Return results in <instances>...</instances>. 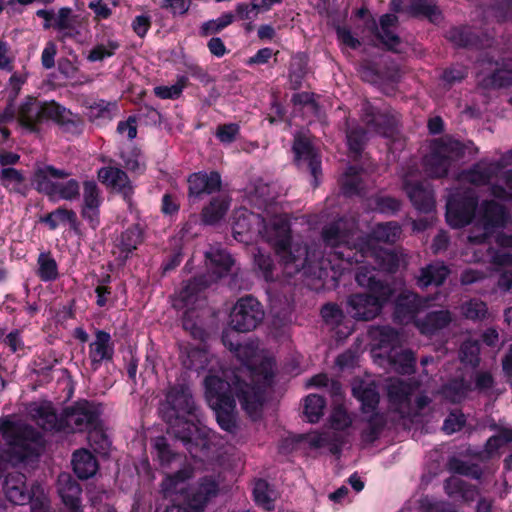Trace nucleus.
Wrapping results in <instances>:
<instances>
[{
	"label": "nucleus",
	"instance_id": "46",
	"mask_svg": "<svg viewBox=\"0 0 512 512\" xmlns=\"http://www.w3.org/2000/svg\"><path fill=\"white\" fill-rule=\"evenodd\" d=\"M235 16L231 12L223 13L217 19H212L204 22L200 28V34L202 36H209L212 34L219 33L227 26L233 23Z\"/></svg>",
	"mask_w": 512,
	"mask_h": 512
},
{
	"label": "nucleus",
	"instance_id": "41",
	"mask_svg": "<svg viewBox=\"0 0 512 512\" xmlns=\"http://www.w3.org/2000/svg\"><path fill=\"white\" fill-rule=\"evenodd\" d=\"M212 360H214V357L208 351L200 348H193L188 352L187 360L184 361V365L188 369L200 371L207 369Z\"/></svg>",
	"mask_w": 512,
	"mask_h": 512
},
{
	"label": "nucleus",
	"instance_id": "61",
	"mask_svg": "<svg viewBox=\"0 0 512 512\" xmlns=\"http://www.w3.org/2000/svg\"><path fill=\"white\" fill-rule=\"evenodd\" d=\"M330 422L332 428L344 430L352 424V419L342 407H336L331 414Z\"/></svg>",
	"mask_w": 512,
	"mask_h": 512
},
{
	"label": "nucleus",
	"instance_id": "18",
	"mask_svg": "<svg viewBox=\"0 0 512 512\" xmlns=\"http://www.w3.org/2000/svg\"><path fill=\"white\" fill-rule=\"evenodd\" d=\"M102 202V193L97 183L93 180L84 181L81 216L93 229L100 225V207Z\"/></svg>",
	"mask_w": 512,
	"mask_h": 512
},
{
	"label": "nucleus",
	"instance_id": "43",
	"mask_svg": "<svg viewBox=\"0 0 512 512\" xmlns=\"http://www.w3.org/2000/svg\"><path fill=\"white\" fill-rule=\"evenodd\" d=\"M80 196V185L76 179H69L66 182H58L56 191L51 199L74 201Z\"/></svg>",
	"mask_w": 512,
	"mask_h": 512
},
{
	"label": "nucleus",
	"instance_id": "13",
	"mask_svg": "<svg viewBox=\"0 0 512 512\" xmlns=\"http://www.w3.org/2000/svg\"><path fill=\"white\" fill-rule=\"evenodd\" d=\"M264 311L261 304L252 296L240 298L233 306L229 326L239 332L255 329L263 320Z\"/></svg>",
	"mask_w": 512,
	"mask_h": 512
},
{
	"label": "nucleus",
	"instance_id": "62",
	"mask_svg": "<svg viewBox=\"0 0 512 512\" xmlns=\"http://www.w3.org/2000/svg\"><path fill=\"white\" fill-rule=\"evenodd\" d=\"M507 442H512V429H505L499 435L490 437L486 443V450L492 454Z\"/></svg>",
	"mask_w": 512,
	"mask_h": 512
},
{
	"label": "nucleus",
	"instance_id": "51",
	"mask_svg": "<svg viewBox=\"0 0 512 512\" xmlns=\"http://www.w3.org/2000/svg\"><path fill=\"white\" fill-rule=\"evenodd\" d=\"M116 110L115 103H108L105 101H99L94 103L89 108L88 116L92 121H97L98 119L103 120H111L113 116V112Z\"/></svg>",
	"mask_w": 512,
	"mask_h": 512
},
{
	"label": "nucleus",
	"instance_id": "47",
	"mask_svg": "<svg viewBox=\"0 0 512 512\" xmlns=\"http://www.w3.org/2000/svg\"><path fill=\"white\" fill-rule=\"evenodd\" d=\"M471 391L470 385L463 380H454L443 388V395L453 403L462 401Z\"/></svg>",
	"mask_w": 512,
	"mask_h": 512
},
{
	"label": "nucleus",
	"instance_id": "7",
	"mask_svg": "<svg viewBox=\"0 0 512 512\" xmlns=\"http://www.w3.org/2000/svg\"><path fill=\"white\" fill-rule=\"evenodd\" d=\"M29 414L38 426L47 431L83 432L94 427L97 421L96 410L87 401L65 408L60 417L50 402L32 403Z\"/></svg>",
	"mask_w": 512,
	"mask_h": 512
},
{
	"label": "nucleus",
	"instance_id": "42",
	"mask_svg": "<svg viewBox=\"0 0 512 512\" xmlns=\"http://www.w3.org/2000/svg\"><path fill=\"white\" fill-rule=\"evenodd\" d=\"M362 178L356 167H349L341 178V188L345 195L359 194Z\"/></svg>",
	"mask_w": 512,
	"mask_h": 512
},
{
	"label": "nucleus",
	"instance_id": "53",
	"mask_svg": "<svg viewBox=\"0 0 512 512\" xmlns=\"http://www.w3.org/2000/svg\"><path fill=\"white\" fill-rule=\"evenodd\" d=\"M187 84L186 77H180L177 83L171 86H157L154 88V93L157 97L161 99H176L178 98L184 87Z\"/></svg>",
	"mask_w": 512,
	"mask_h": 512
},
{
	"label": "nucleus",
	"instance_id": "17",
	"mask_svg": "<svg viewBox=\"0 0 512 512\" xmlns=\"http://www.w3.org/2000/svg\"><path fill=\"white\" fill-rule=\"evenodd\" d=\"M293 151L297 166L302 170L309 171L314 178L313 185L317 186L321 176V160L310 141L305 137L296 136Z\"/></svg>",
	"mask_w": 512,
	"mask_h": 512
},
{
	"label": "nucleus",
	"instance_id": "24",
	"mask_svg": "<svg viewBox=\"0 0 512 512\" xmlns=\"http://www.w3.org/2000/svg\"><path fill=\"white\" fill-rule=\"evenodd\" d=\"M114 355V344L108 332L103 330L95 331V338L88 347V359L91 369L96 371L105 361L112 360Z\"/></svg>",
	"mask_w": 512,
	"mask_h": 512
},
{
	"label": "nucleus",
	"instance_id": "49",
	"mask_svg": "<svg viewBox=\"0 0 512 512\" xmlns=\"http://www.w3.org/2000/svg\"><path fill=\"white\" fill-rule=\"evenodd\" d=\"M154 449L156 450L157 458L163 467H169L170 464L178 458V454L174 453L165 437H157L153 442Z\"/></svg>",
	"mask_w": 512,
	"mask_h": 512
},
{
	"label": "nucleus",
	"instance_id": "36",
	"mask_svg": "<svg viewBox=\"0 0 512 512\" xmlns=\"http://www.w3.org/2000/svg\"><path fill=\"white\" fill-rule=\"evenodd\" d=\"M43 221L52 230L65 223H68L71 228H76L78 224L76 213L73 210L65 208H58L52 211L43 219Z\"/></svg>",
	"mask_w": 512,
	"mask_h": 512
},
{
	"label": "nucleus",
	"instance_id": "32",
	"mask_svg": "<svg viewBox=\"0 0 512 512\" xmlns=\"http://www.w3.org/2000/svg\"><path fill=\"white\" fill-rule=\"evenodd\" d=\"M397 17L393 14H385L380 18V30L378 38L389 49L399 52L400 38L391 30L396 25Z\"/></svg>",
	"mask_w": 512,
	"mask_h": 512
},
{
	"label": "nucleus",
	"instance_id": "38",
	"mask_svg": "<svg viewBox=\"0 0 512 512\" xmlns=\"http://www.w3.org/2000/svg\"><path fill=\"white\" fill-rule=\"evenodd\" d=\"M141 242V230L134 225L124 231L115 241V245L125 254V257L136 249Z\"/></svg>",
	"mask_w": 512,
	"mask_h": 512
},
{
	"label": "nucleus",
	"instance_id": "19",
	"mask_svg": "<svg viewBox=\"0 0 512 512\" xmlns=\"http://www.w3.org/2000/svg\"><path fill=\"white\" fill-rule=\"evenodd\" d=\"M219 483L214 476H205L191 488L187 506L194 512H203L206 505L218 495Z\"/></svg>",
	"mask_w": 512,
	"mask_h": 512
},
{
	"label": "nucleus",
	"instance_id": "37",
	"mask_svg": "<svg viewBox=\"0 0 512 512\" xmlns=\"http://www.w3.org/2000/svg\"><path fill=\"white\" fill-rule=\"evenodd\" d=\"M229 203L224 197L214 198L210 204L203 209L202 218L206 224H214L224 217Z\"/></svg>",
	"mask_w": 512,
	"mask_h": 512
},
{
	"label": "nucleus",
	"instance_id": "63",
	"mask_svg": "<svg viewBox=\"0 0 512 512\" xmlns=\"http://www.w3.org/2000/svg\"><path fill=\"white\" fill-rule=\"evenodd\" d=\"M492 13L498 21L512 20V0H501L492 7Z\"/></svg>",
	"mask_w": 512,
	"mask_h": 512
},
{
	"label": "nucleus",
	"instance_id": "16",
	"mask_svg": "<svg viewBox=\"0 0 512 512\" xmlns=\"http://www.w3.org/2000/svg\"><path fill=\"white\" fill-rule=\"evenodd\" d=\"M38 483L27 484V478L22 473H9L5 476L2 490L7 501L13 505H25L33 497Z\"/></svg>",
	"mask_w": 512,
	"mask_h": 512
},
{
	"label": "nucleus",
	"instance_id": "28",
	"mask_svg": "<svg viewBox=\"0 0 512 512\" xmlns=\"http://www.w3.org/2000/svg\"><path fill=\"white\" fill-rule=\"evenodd\" d=\"M42 103L35 98H27L18 109V122L28 131H35L36 125L42 121Z\"/></svg>",
	"mask_w": 512,
	"mask_h": 512
},
{
	"label": "nucleus",
	"instance_id": "54",
	"mask_svg": "<svg viewBox=\"0 0 512 512\" xmlns=\"http://www.w3.org/2000/svg\"><path fill=\"white\" fill-rule=\"evenodd\" d=\"M462 314L472 320L484 319L488 309L484 302L479 300H471L462 305Z\"/></svg>",
	"mask_w": 512,
	"mask_h": 512
},
{
	"label": "nucleus",
	"instance_id": "26",
	"mask_svg": "<svg viewBox=\"0 0 512 512\" xmlns=\"http://www.w3.org/2000/svg\"><path fill=\"white\" fill-rule=\"evenodd\" d=\"M189 197L200 198L221 188V177L217 172H197L188 177Z\"/></svg>",
	"mask_w": 512,
	"mask_h": 512
},
{
	"label": "nucleus",
	"instance_id": "12",
	"mask_svg": "<svg viewBox=\"0 0 512 512\" xmlns=\"http://www.w3.org/2000/svg\"><path fill=\"white\" fill-rule=\"evenodd\" d=\"M465 154V146L449 136L434 140L430 153L424 157V169L428 176L440 178L447 175L452 163Z\"/></svg>",
	"mask_w": 512,
	"mask_h": 512
},
{
	"label": "nucleus",
	"instance_id": "48",
	"mask_svg": "<svg viewBox=\"0 0 512 512\" xmlns=\"http://www.w3.org/2000/svg\"><path fill=\"white\" fill-rule=\"evenodd\" d=\"M448 39L459 47L477 46L474 34L467 27L452 28L448 31Z\"/></svg>",
	"mask_w": 512,
	"mask_h": 512
},
{
	"label": "nucleus",
	"instance_id": "40",
	"mask_svg": "<svg viewBox=\"0 0 512 512\" xmlns=\"http://www.w3.org/2000/svg\"><path fill=\"white\" fill-rule=\"evenodd\" d=\"M325 400L317 394H310L305 398L304 413L311 423H316L323 415Z\"/></svg>",
	"mask_w": 512,
	"mask_h": 512
},
{
	"label": "nucleus",
	"instance_id": "44",
	"mask_svg": "<svg viewBox=\"0 0 512 512\" xmlns=\"http://www.w3.org/2000/svg\"><path fill=\"white\" fill-rule=\"evenodd\" d=\"M38 276L43 281L55 280L58 268L55 259L49 253H41L38 257Z\"/></svg>",
	"mask_w": 512,
	"mask_h": 512
},
{
	"label": "nucleus",
	"instance_id": "30",
	"mask_svg": "<svg viewBox=\"0 0 512 512\" xmlns=\"http://www.w3.org/2000/svg\"><path fill=\"white\" fill-rule=\"evenodd\" d=\"M73 470L80 479H88L92 477L97 469L98 464L94 456L85 449L74 452L72 459Z\"/></svg>",
	"mask_w": 512,
	"mask_h": 512
},
{
	"label": "nucleus",
	"instance_id": "60",
	"mask_svg": "<svg viewBox=\"0 0 512 512\" xmlns=\"http://www.w3.org/2000/svg\"><path fill=\"white\" fill-rule=\"evenodd\" d=\"M42 121L54 120L63 121L65 119L66 109L55 102L42 103Z\"/></svg>",
	"mask_w": 512,
	"mask_h": 512
},
{
	"label": "nucleus",
	"instance_id": "35",
	"mask_svg": "<svg viewBox=\"0 0 512 512\" xmlns=\"http://www.w3.org/2000/svg\"><path fill=\"white\" fill-rule=\"evenodd\" d=\"M392 369L400 374H410L414 371L416 359L409 350L388 352Z\"/></svg>",
	"mask_w": 512,
	"mask_h": 512
},
{
	"label": "nucleus",
	"instance_id": "23",
	"mask_svg": "<svg viewBox=\"0 0 512 512\" xmlns=\"http://www.w3.org/2000/svg\"><path fill=\"white\" fill-rule=\"evenodd\" d=\"M97 177L102 184L119 192L124 200L131 205L134 191L126 172L113 166L102 167L98 170Z\"/></svg>",
	"mask_w": 512,
	"mask_h": 512
},
{
	"label": "nucleus",
	"instance_id": "3",
	"mask_svg": "<svg viewBox=\"0 0 512 512\" xmlns=\"http://www.w3.org/2000/svg\"><path fill=\"white\" fill-rule=\"evenodd\" d=\"M238 333L240 332L229 326L223 331L222 342L241 362V366L233 373L230 381H234L235 386H238L240 381L262 383V386L254 392L252 399L246 395L241 387L238 392L244 408L253 415L261 403V388L271 387L273 384L274 361L263 351H260L256 343L241 344Z\"/></svg>",
	"mask_w": 512,
	"mask_h": 512
},
{
	"label": "nucleus",
	"instance_id": "39",
	"mask_svg": "<svg viewBox=\"0 0 512 512\" xmlns=\"http://www.w3.org/2000/svg\"><path fill=\"white\" fill-rule=\"evenodd\" d=\"M25 181V175L15 168H3L0 171V182L9 191L20 192Z\"/></svg>",
	"mask_w": 512,
	"mask_h": 512
},
{
	"label": "nucleus",
	"instance_id": "64",
	"mask_svg": "<svg viewBox=\"0 0 512 512\" xmlns=\"http://www.w3.org/2000/svg\"><path fill=\"white\" fill-rule=\"evenodd\" d=\"M420 507L423 512H456L448 503L432 501L428 497L420 501Z\"/></svg>",
	"mask_w": 512,
	"mask_h": 512
},
{
	"label": "nucleus",
	"instance_id": "15",
	"mask_svg": "<svg viewBox=\"0 0 512 512\" xmlns=\"http://www.w3.org/2000/svg\"><path fill=\"white\" fill-rule=\"evenodd\" d=\"M480 71L477 81L483 88H500L512 85V63H502L482 59L478 63Z\"/></svg>",
	"mask_w": 512,
	"mask_h": 512
},
{
	"label": "nucleus",
	"instance_id": "8",
	"mask_svg": "<svg viewBox=\"0 0 512 512\" xmlns=\"http://www.w3.org/2000/svg\"><path fill=\"white\" fill-rule=\"evenodd\" d=\"M42 444L40 433L32 427L0 420V473L5 464L16 465L37 456Z\"/></svg>",
	"mask_w": 512,
	"mask_h": 512
},
{
	"label": "nucleus",
	"instance_id": "27",
	"mask_svg": "<svg viewBox=\"0 0 512 512\" xmlns=\"http://www.w3.org/2000/svg\"><path fill=\"white\" fill-rule=\"evenodd\" d=\"M57 487L67 512H79L82 489L77 481L70 474L62 473L58 476Z\"/></svg>",
	"mask_w": 512,
	"mask_h": 512
},
{
	"label": "nucleus",
	"instance_id": "25",
	"mask_svg": "<svg viewBox=\"0 0 512 512\" xmlns=\"http://www.w3.org/2000/svg\"><path fill=\"white\" fill-rule=\"evenodd\" d=\"M404 189L414 207L423 212L433 210L435 201L431 188L419 181H412L409 175L403 180Z\"/></svg>",
	"mask_w": 512,
	"mask_h": 512
},
{
	"label": "nucleus",
	"instance_id": "58",
	"mask_svg": "<svg viewBox=\"0 0 512 512\" xmlns=\"http://www.w3.org/2000/svg\"><path fill=\"white\" fill-rule=\"evenodd\" d=\"M29 503L31 504V512H49V500L40 484L36 485Z\"/></svg>",
	"mask_w": 512,
	"mask_h": 512
},
{
	"label": "nucleus",
	"instance_id": "33",
	"mask_svg": "<svg viewBox=\"0 0 512 512\" xmlns=\"http://www.w3.org/2000/svg\"><path fill=\"white\" fill-rule=\"evenodd\" d=\"M445 491L449 496H460L466 502L476 499L479 491L476 487L468 485L459 476H451L445 481Z\"/></svg>",
	"mask_w": 512,
	"mask_h": 512
},
{
	"label": "nucleus",
	"instance_id": "4",
	"mask_svg": "<svg viewBox=\"0 0 512 512\" xmlns=\"http://www.w3.org/2000/svg\"><path fill=\"white\" fill-rule=\"evenodd\" d=\"M169 408L164 419L169 424V433L179 439L192 456L198 449L208 448L210 430L201 423L191 391L186 385H176L167 394Z\"/></svg>",
	"mask_w": 512,
	"mask_h": 512
},
{
	"label": "nucleus",
	"instance_id": "14",
	"mask_svg": "<svg viewBox=\"0 0 512 512\" xmlns=\"http://www.w3.org/2000/svg\"><path fill=\"white\" fill-rule=\"evenodd\" d=\"M506 173L508 171L501 173V165L495 161L482 159L470 169L461 172L458 179L462 183H470L475 186L491 185V190L494 186H501L508 190L504 179Z\"/></svg>",
	"mask_w": 512,
	"mask_h": 512
},
{
	"label": "nucleus",
	"instance_id": "21",
	"mask_svg": "<svg viewBox=\"0 0 512 512\" xmlns=\"http://www.w3.org/2000/svg\"><path fill=\"white\" fill-rule=\"evenodd\" d=\"M418 386L416 382H405L399 378L389 380L387 384L389 401L402 416L410 414V396L418 389Z\"/></svg>",
	"mask_w": 512,
	"mask_h": 512
},
{
	"label": "nucleus",
	"instance_id": "45",
	"mask_svg": "<svg viewBox=\"0 0 512 512\" xmlns=\"http://www.w3.org/2000/svg\"><path fill=\"white\" fill-rule=\"evenodd\" d=\"M253 495L256 503L267 510L273 508V501L275 498V492L270 489L268 483L265 480H258L255 482Z\"/></svg>",
	"mask_w": 512,
	"mask_h": 512
},
{
	"label": "nucleus",
	"instance_id": "22",
	"mask_svg": "<svg viewBox=\"0 0 512 512\" xmlns=\"http://www.w3.org/2000/svg\"><path fill=\"white\" fill-rule=\"evenodd\" d=\"M69 176L70 173L66 170L57 169L51 165H38L34 170L32 183L40 193L52 198L58 182Z\"/></svg>",
	"mask_w": 512,
	"mask_h": 512
},
{
	"label": "nucleus",
	"instance_id": "57",
	"mask_svg": "<svg viewBox=\"0 0 512 512\" xmlns=\"http://www.w3.org/2000/svg\"><path fill=\"white\" fill-rule=\"evenodd\" d=\"M465 416L460 410L452 411L443 423V430L447 434L460 431L465 424Z\"/></svg>",
	"mask_w": 512,
	"mask_h": 512
},
{
	"label": "nucleus",
	"instance_id": "29",
	"mask_svg": "<svg viewBox=\"0 0 512 512\" xmlns=\"http://www.w3.org/2000/svg\"><path fill=\"white\" fill-rule=\"evenodd\" d=\"M362 120L366 123L369 131L387 135L393 122L385 114L377 112L369 103L362 106Z\"/></svg>",
	"mask_w": 512,
	"mask_h": 512
},
{
	"label": "nucleus",
	"instance_id": "2",
	"mask_svg": "<svg viewBox=\"0 0 512 512\" xmlns=\"http://www.w3.org/2000/svg\"><path fill=\"white\" fill-rule=\"evenodd\" d=\"M478 196L475 190L457 189L453 192L446 204V219L453 228H460L472 223V230L468 236L470 247L467 248L473 257L469 260L475 262L485 261L486 258L493 259L494 263L504 266H512V254L502 252L493 255L490 249L485 253L481 249H474L473 245L484 244L486 239L496 230L507 227L511 222V216L505 208L493 200H485L479 206Z\"/></svg>",
	"mask_w": 512,
	"mask_h": 512
},
{
	"label": "nucleus",
	"instance_id": "9",
	"mask_svg": "<svg viewBox=\"0 0 512 512\" xmlns=\"http://www.w3.org/2000/svg\"><path fill=\"white\" fill-rule=\"evenodd\" d=\"M427 303V299L419 298L411 291H405L397 299L395 317L402 324L413 322L422 334L432 335L446 327L452 318L447 310L428 313L424 319L418 318L417 314L427 306Z\"/></svg>",
	"mask_w": 512,
	"mask_h": 512
},
{
	"label": "nucleus",
	"instance_id": "34",
	"mask_svg": "<svg viewBox=\"0 0 512 512\" xmlns=\"http://www.w3.org/2000/svg\"><path fill=\"white\" fill-rule=\"evenodd\" d=\"M449 274V269L441 262L432 263L421 269L418 284L422 287L428 285H441Z\"/></svg>",
	"mask_w": 512,
	"mask_h": 512
},
{
	"label": "nucleus",
	"instance_id": "59",
	"mask_svg": "<svg viewBox=\"0 0 512 512\" xmlns=\"http://www.w3.org/2000/svg\"><path fill=\"white\" fill-rule=\"evenodd\" d=\"M321 315L327 324L337 326L344 319L343 311L336 304H326L321 309Z\"/></svg>",
	"mask_w": 512,
	"mask_h": 512
},
{
	"label": "nucleus",
	"instance_id": "10",
	"mask_svg": "<svg viewBox=\"0 0 512 512\" xmlns=\"http://www.w3.org/2000/svg\"><path fill=\"white\" fill-rule=\"evenodd\" d=\"M207 259V267L211 271V279L195 278L189 281L179 292L178 299L174 304L177 308L194 309L195 304L199 301V293L202 289L217 279L226 276L232 269L234 260L223 249L212 247L205 253Z\"/></svg>",
	"mask_w": 512,
	"mask_h": 512
},
{
	"label": "nucleus",
	"instance_id": "5",
	"mask_svg": "<svg viewBox=\"0 0 512 512\" xmlns=\"http://www.w3.org/2000/svg\"><path fill=\"white\" fill-rule=\"evenodd\" d=\"M205 385V397L209 406L215 411L217 422L223 430L232 431L235 427L233 410L235 408V396L238 398L240 403V397L238 392L240 387L246 392V395L252 399L254 392L257 391L262 383L260 382H243L240 381L238 386L234 385V381H226L215 375H208L204 380ZM269 387L261 388V403L257 411L252 415L250 414L241 404L242 408L252 418L259 416L260 409L264 401V395Z\"/></svg>",
	"mask_w": 512,
	"mask_h": 512
},
{
	"label": "nucleus",
	"instance_id": "31",
	"mask_svg": "<svg viewBox=\"0 0 512 512\" xmlns=\"http://www.w3.org/2000/svg\"><path fill=\"white\" fill-rule=\"evenodd\" d=\"M192 476L193 469L190 465L184 466L174 474L167 475L161 484L162 492L167 497L182 491L185 482Z\"/></svg>",
	"mask_w": 512,
	"mask_h": 512
},
{
	"label": "nucleus",
	"instance_id": "55",
	"mask_svg": "<svg viewBox=\"0 0 512 512\" xmlns=\"http://www.w3.org/2000/svg\"><path fill=\"white\" fill-rule=\"evenodd\" d=\"M254 263L266 281L273 280L274 264L270 255L265 254L258 249L257 253L254 254Z\"/></svg>",
	"mask_w": 512,
	"mask_h": 512
},
{
	"label": "nucleus",
	"instance_id": "20",
	"mask_svg": "<svg viewBox=\"0 0 512 512\" xmlns=\"http://www.w3.org/2000/svg\"><path fill=\"white\" fill-rule=\"evenodd\" d=\"M84 23V18L73 14L71 8L62 7L56 13L53 28L57 30L58 40L61 42L66 39L79 40Z\"/></svg>",
	"mask_w": 512,
	"mask_h": 512
},
{
	"label": "nucleus",
	"instance_id": "52",
	"mask_svg": "<svg viewBox=\"0 0 512 512\" xmlns=\"http://www.w3.org/2000/svg\"><path fill=\"white\" fill-rule=\"evenodd\" d=\"M479 343L476 340L465 341L460 349V359L463 363L476 366L479 363Z\"/></svg>",
	"mask_w": 512,
	"mask_h": 512
},
{
	"label": "nucleus",
	"instance_id": "1",
	"mask_svg": "<svg viewBox=\"0 0 512 512\" xmlns=\"http://www.w3.org/2000/svg\"><path fill=\"white\" fill-rule=\"evenodd\" d=\"M401 232L400 225L392 221L377 224L370 236L362 238L356 236L358 230L353 218H341L322 231L325 245L331 249L324 258L316 245L308 247L290 242V225L284 216L274 217L260 231L274 247L287 276L303 271L305 275L321 278L330 269L333 279L348 271L354 263H370L368 259L373 260L380 270L396 271L403 262L402 256L393 250L377 247L376 242L393 244Z\"/></svg>",
	"mask_w": 512,
	"mask_h": 512
},
{
	"label": "nucleus",
	"instance_id": "50",
	"mask_svg": "<svg viewBox=\"0 0 512 512\" xmlns=\"http://www.w3.org/2000/svg\"><path fill=\"white\" fill-rule=\"evenodd\" d=\"M380 349L391 348L389 352H394L396 346L400 343V336L396 330L385 326L376 331Z\"/></svg>",
	"mask_w": 512,
	"mask_h": 512
},
{
	"label": "nucleus",
	"instance_id": "11",
	"mask_svg": "<svg viewBox=\"0 0 512 512\" xmlns=\"http://www.w3.org/2000/svg\"><path fill=\"white\" fill-rule=\"evenodd\" d=\"M352 393L361 402L363 420L367 428L362 431L364 442H374L384 424L383 416L378 412L379 393L373 381L354 379L352 382Z\"/></svg>",
	"mask_w": 512,
	"mask_h": 512
},
{
	"label": "nucleus",
	"instance_id": "56",
	"mask_svg": "<svg viewBox=\"0 0 512 512\" xmlns=\"http://www.w3.org/2000/svg\"><path fill=\"white\" fill-rule=\"evenodd\" d=\"M118 48L119 44L112 40L108 41L106 44L97 45L90 51L88 60L91 62L101 61L104 58L112 56Z\"/></svg>",
	"mask_w": 512,
	"mask_h": 512
},
{
	"label": "nucleus",
	"instance_id": "6",
	"mask_svg": "<svg viewBox=\"0 0 512 512\" xmlns=\"http://www.w3.org/2000/svg\"><path fill=\"white\" fill-rule=\"evenodd\" d=\"M355 280L367 292L351 294L346 301V312L357 321H370L382 312L393 295L391 286L378 279L375 268L359 267Z\"/></svg>",
	"mask_w": 512,
	"mask_h": 512
}]
</instances>
